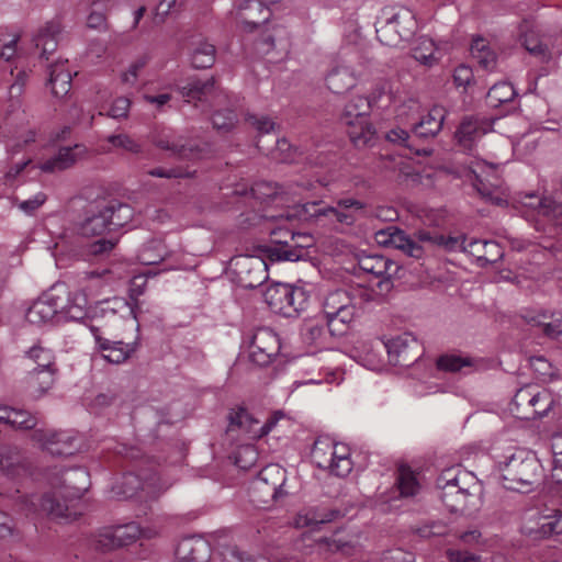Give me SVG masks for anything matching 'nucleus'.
<instances>
[{"instance_id":"obj_1","label":"nucleus","mask_w":562,"mask_h":562,"mask_svg":"<svg viewBox=\"0 0 562 562\" xmlns=\"http://www.w3.org/2000/svg\"><path fill=\"white\" fill-rule=\"evenodd\" d=\"M90 486L89 473L77 467L61 471L58 493H46L40 498V507L50 518H71L76 513L70 510L67 499H79Z\"/></svg>"},{"instance_id":"obj_2","label":"nucleus","mask_w":562,"mask_h":562,"mask_svg":"<svg viewBox=\"0 0 562 562\" xmlns=\"http://www.w3.org/2000/svg\"><path fill=\"white\" fill-rule=\"evenodd\" d=\"M134 211L131 205L116 200L91 206L86 217L78 224V234L85 237L102 235L116 231L133 218Z\"/></svg>"},{"instance_id":"obj_3","label":"nucleus","mask_w":562,"mask_h":562,"mask_svg":"<svg viewBox=\"0 0 562 562\" xmlns=\"http://www.w3.org/2000/svg\"><path fill=\"white\" fill-rule=\"evenodd\" d=\"M501 483L508 491L528 493L539 483L541 464L535 456L518 450L498 463Z\"/></svg>"},{"instance_id":"obj_4","label":"nucleus","mask_w":562,"mask_h":562,"mask_svg":"<svg viewBox=\"0 0 562 562\" xmlns=\"http://www.w3.org/2000/svg\"><path fill=\"white\" fill-rule=\"evenodd\" d=\"M555 400L550 391L527 384L515 393L510 403L512 414L521 420H537L548 416Z\"/></svg>"},{"instance_id":"obj_5","label":"nucleus","mask_w":562,"mask_h":562,"mask_svg":"<svg viewBox=\"0 0 562 562\" xmlns=\"http://www.w3.org/2000/svg\"><path fill=\"white\" fill-rule=\"evenodd\" d=\"M263 299L271 311L285 317L296 316L308 304V294L303 288L281 282L269 285Z\"/></svg>"},{"instance_id":"obj_6","label":"nucleus","mask_w":562,"mask_h":562,"mask_svg":"<svg viewBox=\"0 0 562 562\" xmlns=\"http://www.w3.org/2000/svg\"><path fill=\"white\" fill-rule=\"evenodd\" d=\"M371 108V100L363 95L352 98L345 105L340 124L345 127L349 140H372L375 128L368 121Z\"/></svg>"},{"instance_id":"obj_7","label":"nucleus","mask_w":562,"mask_h":562,"mask_svg":"<svg viewBox=\"0 0 562 562\" xmlns=\"http://www.w3.org/2000/svg\"><path fill=\"white\" fill-rule=\"evenodd\" d=\"M459 469H446L438 476L436 484L440 499L450 513H464L473 504L475 495L460 485Z\"/></svg>"},{"instance_id":"obj_8","label":"nucleus","mask_w":562,"mask_h":562,"mask_svg":"<svg viewBox=\"0 0 562 562\" xmlns=\"http://www.w3.org/2000/svg\"><path fill=\"white\" fill-rule=\"evenodd\" d=\"M66 301V285L55 284L44 292L27 310L26 318L32 324H45L56 319L60 322V308Z\"/></svg>"},{"instance_id":"obj_9","label":"nucleus","mask_w":562,"mask_h":562,"mask_svg":"<svg viewBox=\"0 0 562 562\" xmlns=\"http://www.w3.org/2000/svg\"><path fill=\"white\" fill-rule=\"evenodd\" d=\"M103 151L105 149L90 148L86 143H69L68 145L59 146L56 153L40 162L37 168L45 173L60 172L81 160Z\"/></svg>"},{"instance_id":"obj_10","label":"nucleus","mask_w":562,"mask_h":562,"mask_svg":"<svg viewBox=\"0 0 562 562\" xmlns=\"http://www.w3.org/2000/svg\"><path fill=\"white\" fill-rule=\"evenodd\" d=\"M32 440L53 456H71L79 449V438L75 430L38 428L33 431Z\"/></svg>"},{"instance_id":"obj_11","label":"nucleus","mask_w":562,"mask_h":562,"mask_svg":"<svg viewBox=\"0 0 562 562\" xmlns=\"http://www.w3.org/2000/svg\"><path fill=\"white\" fill-rule=\"evenodd\" d=\"M238 283L244 289H256L263 284L268 278V266L263 259L256 256L239 255L231 260Z\"/></svg>"},{"instance_id":"obj_12","label":"nucleus","mask_w":562,"mask_h":562,"mask_svg":"<svg viewBox=\"0 0 562 562\" xmlns=\"http://www.w3.org/2000/svg\"><path fill=\"white\" fill-rule=\"evenodd\" d=\"M422 356V348L412 333H402L389 338V366L408 368Z\"/></svg>"},{"instance_id":"obj_13","label":"nucleus","mask_w":562,"mask_h":562,"mask_svg":"<svg viewBox=\"0 0 562 562\" xmlns=\"http://www.w3.org/2000/svg\"><path fill=\"white\" fill-rule=\"evenodd\" d=\"M290 235V241L284 239H276V245L267 248L268 256L271 260L297 261L307 256L306 249L313 245V237L307 234H295L293 232H284Z\"/></svg>"},{"instance_id":"obj_14","label":"nucleus","mask_w":562,"mask_h":562,"mask_svg":"<svg viewBox=\"0 0 562 562\" xmlns=\"http://www.w3.org/2000/svg\"><path fill=\"white\" fill-rule=\"evenodd\" d=\"M279 336L270 328H258L250 340L249 359L251 362L265 367L271 363L280 352Z\"/></svg>"},{"instance_id":"obj_15","label":"nucleus","mask_w":562,"mask_h":562,"mask_svg":"<svg viewBox=\"0 0 562 562\" xmlns=\"http://www.w3.org/2000/svg\"><path fill=\"white\" fill-rule=\"evenodd\" d=\"M34 469L31 458L15 446H5L0 450V470L11 480H22L32 475Z\"/></svg>"},{"instance_id":"obj_16","label":"nucleus","mask_w":562,"mask_h":562,"mask_svg":"<svg viewBox=\"0 0 562 562\" xmlns=\"http://www.w3.org/2000/svg\"><path fill=\"white\" fill-rule=\"evenodd\" d=\"M284 482V469L278 464H269L259 472L257 479L251 483V491L261 494V502L267 503L268 499L273 501L279 497Z\"/></svg>"},{"instance_id":"obj_17","label":"nucleus","mask_w":562,"mask_h":562,"mask_svg":"<svg viewBox=\"0 0 562 562\" xmlns=\"http://www.w3.org/2000/svg\"><path fill=\"white\" fill-rule=\"evenodd\" d=\"M140 536V527L136 522L115 526L100 532L95 539V548L109 551L135 542Z\"/></svg>"},{"instance_id":"obj_18","label":"nucleus","mask_w":562,"mask_h":562,"mask_svg":"<svg viewBox=\"0 0 562 562\" xmlns=\"http://www.w3.org/2000/svg\"><path fill=\"white\" fill-rule=\"evenodd\" d=\"M238 20L247 32L269 22L271 10L261 0H245L238 7Z\"/></svg>"},{"instance_id":"obj_19","label":"nucleus","mask_w":562,"mask_h":562,"mask_svg":"<svg viewBox=\"0 0 562 562\" xmlns=\"http://www.w3.org/2000/svg\"><path fill=\"white\" fill-rule=\"evenodd\" d=\"M467 254L474 257L476 263L482 268L496 263L504 257L502 246L492 239H471L468 243Z\"/></svg>"},{"instance_id":"obj_20","label":"nucleus","mask_w":562,"mask_h":562,"mask_svg":"<svg viewBox=\"0 0 562 562\" xmlns=\"http://www.w3.org/2000/svg\"><path fill=\"white\" fill-rule=\"evenodd\" d=\"M210 544L199 537H186L176 548L178 562H209Z\"/></svg>"},{"instance_id":"obj_21","label":"nucleus","mask_w":562,"mask_h":562,"mask_svg":"<svg viewBox=\"0 0 562 562\" xmlns=\"http://www.w3.org/2000/svg\"><path fill=\"white\" fill-rule=\"evenodd\" d=\"M445 117V108L435 105L418 121L411 124V132L420 138L435 137L441 131Z\"/></svg>"},{"instance_id":"obj_22","label":"nucleus","mask_w":562,"mask_h":562,"mask_svg":"<svg viewBox=\"0 0 562 562\" xmlns=\"http://www.w3.org/2000/svg\"><path fill=\"white\" fill-rule=\"evenodd\" d=\"M495 119L472 115L464 117L456 131V140H476L492 132Z\"/></svg>"},{"instance_id":"obj_23","label":"nucleus","mask_w":562,"mask_h":562,"mask_svg":"<svg viewBox=\"0 0 562 562\" xmlns=\"http://www.w3.org/2000/svg\"><path fill=\"white\" fill-rule=\"evenodd\" d=\"M63 26L59 20L54 19L41 27L33 36V43L36 48L41 49V57L48 60L58 46V36L61 33Z\"/></svg>"},{"instance_id":"obj_24","label":"nucleus","mask_w":562,"mask_h":562,"mask_svg":"<svg viewBox=\"0 0 562 562\" xmlns=\"http://www.w3.org/2000/svg\"><path fill=\"white\" fill-rule=\"evenodd\" d=\"M228 431L241 430L251 439H259V419L245 407L232 408L228 413Z\"/></svg>"},{"instance_id":"obj_25","label":"nucleus","mask_w":562,"mask_h":562,"mask_svg":"<svg viewBox=\"0 0 562 562\" xmlns=\"http://www.w3.org/2000/svg\"><path fill=\"white\" fill-rule=\"evenodd\" d=\"M38 419L25 409L0 405V424L9 425L15 430H35Z\"/></svg>"},{"instance_id":"obj_26","label":"nucleus","mask_w":562,"mask_h":562,"mask_svg":"<svg viewBox=\"0 0 562 562\" xmlns=\"http://www.w3.org/2000/svg\"><path fill=\"white\" fill-rule=\"evenodd\" d=\"M60 308L61 321L81 322L87 317L88 299L83 291L69 292L66 288V301Z\"/></svg>"},{"instance_id":"obj_27","label":"nucleus","mask_w":562,"mask_h":562,"mask_svg":"<svg viewBox=\"0 0 562 562\" xmlns=\"http://www.w3.org/2000/svg\"><path fill=\"white\" fill-rule=\"evenodd\" d=\"M420 491V483L417 473L406 463L398 464L394 492L398 493L400 498H411Z\"/></svg>"},{"instance_id":"obj_28","label":"nucleus","mask_w":562,"mask_h":562,"mask_svg":"<svg viewBox=\"0 0 562 562\" xmlns=\"http://www.w3.org/2000/svg\"><path fill=\"white\" fill-rule=\"evenodd\" d=\"M72 77L63 63H56L49 66V78L47 85L50 87L52 94L56 98H63L71 89Z\"/></svg>"},{"instance_id":"obj_29","label":"nucleus","mask_w":562,"mask_h":562,"mask_svg":"<svg viewBox=\"0 0 562 562\" xmlns=\"http://www.w3.org/2000/svg\"><path fill=\"white\" fill-rule=\"evenodd\" d=\"M328 456L331 457L333 475L338 477L347 476L353 467L350 458V448L345 443H326Z\"/></svg>"},{"instance_id":"obj_30","label":"nucleus","mask_w":562,"mask_h":562,"mask_svg":"<svg viewBox=\"0 0 562 562\" xmlns=\"http://www.w3.org/2000/svg\"><path fill=\"white\" fill-rule=\"evenodd\" d=\"M327 88L336 94H341L356 86V77L347 66L333 68L325 78Z\"/></svg>"},{"instance_id":"obj_31","label":"nucleus","mask_w":562,"mask_h":562,"mask_svg":"<svg viewBox=\"0 0 562 562\" xmlns=\"http://www.w3.org/2000/svg\"><path fill=\"white\" fill-rule=\"evenodd\" d=\"M99 349L102 352V357L108 362L120 364L125 362L136 350V344H125L121 340L113 341L108 339L106 341H102V345Z\"/></svg>"},{"instance_id":"obj_32","label":"nucleus","mask_w":562,"mask_h":562,"mask_svg":"<svg viewBox=\"0 0 562 562\" xmlns=\"http://www.w3.org/2000/svg\"><path fill=\"white\" fill-rule=\"evenodd\" d=\"M470 50L481 68L486 71H493L496 68L497 55L485 38L481 36L473 38Z\"/></svg>"},{"instance_id":"obj_33","label":"nucleus","mask_w":562,"mask_h":562,"mask_svg":"<svg viewBox=\"0 0 562 562\" xmlns=\"http://www.w3.org/2000/svg\"><path fill=\"white\" fill-rule=\"evenodd\" d=\"M539 527L529 529L527 535L535 540L548 539L552 536L562 535V512L554 510L552 514L541 518Z\"/></svg>"},{"instance_id":"obj_34","label":"nucleus","mask_w":562,"mask_h":562,"mask_svg":"<svg viewBox=\"0 0 562 562\" xmlns=\"http://www.w3.org/2000/svg\"><path fill=\"white\" fill-rule=\"evenodd\" d=\"M161 149L169 153L170 157H173L180 161L194 162L204 157V149L196 143H160Z\"/></svg>"},{"instance_id":"obj_35","label":"nucleus","mask_w":562,"mask_h":562,"mask_svg":"<svg viewBox=\"0 0 562 562\" xmlns=\"http://www.w3.org/2000/svg\"><path fill=\"white\" fill-rule=\"evenodd\" d=\"M386 348V341L383 338H378L375 344L373 341L363 342L360 363L367 369L375 372H382L385 367L383 357L378 352V347Z\"/></svg>"},{"instance_id":"obj_36","label":"nucleus","mask_w":562,"mask_h":562,"mask_svg":"<svg viewBox=\"0 0 562 562\" xmlns=\"http://www.w3.org/2000/svg\"><path fill=\"white\" fill-rule=\"evenodd\" d=\"M390 246L402 250L409 257L419 258L423 255V248L405 234V232L395 226H389V247Z\"/></svg>"},{"instance_id":"obj_37","label":"nucleus","mask_w":562,"mask_h":562,"mask_svg":"<svg viewBox=\"0 0 562 562\" xmlns=\"http://www.w3.org/2000/svg\"><path fill=\"white\" fill-rule=\"evenodd\" d=\"M58 369L32 368L27 373L29 387L37 395L46 393L56 380Z\"/></svg>"},{"instance_id":"obj_38","label":"nucleus","mask_w":562,"mask_h":562,"mask_svg":"<svg viewBox=\"0 0 562 562\" xmlns=\"http://www.w3.org/2000/svg\"><path fill=\"white\" fill-rule=\"evenodd\" d=\"M216 48L205 40L194 43L191 52V64L196 69H206L215 63Z\"/></svg>"},{"instance_id":"obj_39","label":"nucleus","mask_w":562,"mask_h":562,"mask_svg":"<svg viewBox=\"0 0 562 562\" xmlns=\"http://www.w3.org/2000/svg\"><path fill=\"white\" fill-rule=\"evenodd\" d=\"M473 366V359L461 353H443L436 359V369L445 373H457Z\"/></svg>"},{"instance_id":"obj_40","label":"nucleus","mask_w":562,"mask_h":562,"mask_svg":"<svg viewBox=\"0 0 562 562\" xmlns=\"http://www.w3.org/2000/svg\"><path fill=\"white\" fill-rule=\"evenodd\" d=\"M520 43L525 49L540 63L547 64L552 59V52L533 32H527L520 36Z\"/></svg>"},{"instance_id":"obj_41","label":"nucleus","mask_w":562,"mask_h":562,"mask_svg":"<svg viewBox=\"0 0 562 562\" xmlns=\"http://www.w3.org/2000/svg\"><path fill=\"white\" fill-rule=\"evenodd\" d=\"M520 202L526 207L535 210L538 212V214L543 215V216L553 215L559 207V205L557 204V202L553 199H551L549 196H539L533 192L526 193L521 198Z\"/></svg>"},{"instance_id":"obj_42","label":"nucleus","mask_w":562,"mask_h":562,"mask_svg":"<svg viewBox=\"0 0 562 562\" xmlns=\"http://www.w3.org/2000/svg\"><path fill=\"white\" fill-rule=\"evenodd\" d=\"M325 209L326 207H319V203L317 202H307L286 210L282 216L288 221H310L313 217L324 216L323 212Z\"/></svg>"},{"instance_id":"obj_43","label":"nucleus","mask_w":562,"mask_h":562,"mask_svg":"<svg viewBox=\"0 0 562 562\" xmlns=\"http://www.w3.org/2000/svg\"><path fill=\"white\" fill-rule=\"evenodd\" d=\"M167 255L168 251L161 241L151 240L142 247L138 260L145 266H153L164 261Z\"/></svg>"},{"instance_id":"obj_44","label":"nucleus","mask_w":562,"mask_h":562,"mask_svg":"<svg viewBox=\"0 0 562 562\" xmlns=\"http://www.w3.org/2000/svg\"><path fill=\"white\" fill-rule=\"evenodd\" d=\"M517 92L514 86L509 82L503 81L497 82L490 88L486 99L491 106L497 108L503 103H507L514 100Z\"/></svg>"},{"instance_id":"obj_45","label":"nucleus","mask_w":562,"mask_h":562,"mask_svg":"<svg viewBox=\"0 0 562 562\" xmlns=\"http://www.w3.org/2000/svg\"><path fill=\"white\" fill-rule=\"evenodd\" d=\"M268 155L277 162L293 164L300 160L302 151L300 147L293 143H276Z\"/></svg>"},{"instance_id":"obj_46","label":"nucleus","mask_w":562,"mask_h":562,"mask_svg":"<svg viewBox=\"0 0 562 562\" xmlns=\"http://www.w3.org/2000/svg\"><path fill=\"white\" fill-rule=\"evenodd\" d=\"M359 267L368 273L379 278L376 286L380 289L386 281V259L383 256H364L359 260Z\"/></svg>"},{"instance_id":"obj_47","label":"nucleus","mask_w":562,"mask_h":562,"mask_svg":"<svg viewBox=\"0 0 562 562\" xmlns=\"http://www.w3.org/2000/svg\"><path fill=\"white\" fill-rule=\"evenodd\" d=\"M215 80L213 77L205 80L191 79L186 86L181 87V94L189 100L201 101L214 88Z\"/></svg>"},{"instance_id":"obj_48","label":"nucleus","mask_w":562,"mask_h":562,"mask_svg":"<svg viewBox=\"0 0 562 562\" xmlns=\"http://www.w3.org/2000/svg\"><path fill=\"white\" fill-rule=\"evenodd\" d=\"M27 358L35 364L33 368L38 369H57L55 356L50 349L40 345L33 346L27 352Z\"/></svg>"},{"instance_id":"obj_49","label":"nucleus","mask_w":562,"mask_h":562,"mask_svg":"<svg viewBox=\"0 0 562 562\" xmlns=\"http://www.w3.org/2000/svg\"><path fill=\"white\" fill-rule=\"evenodd\" d=\"M211 120L213 127L220 133L231 132L238 122L236 112L231 109L215 111Z\"/></svg>"},{"instance_id":"obj_50","label":"nucleus","mask_w":562,"mask_h":562,"mask_svg":"<svg viewBox=\"0 0 562 562\" xmlns=\"http://www.w3.org/2000/svg\"><path fill=\"white\" fill-rule=\"evenodd\" d=\"M350 301L351 299L345 290L330 292L323 303L324 316H331L335 313H338V311L349 304Z\"/></svg>"},{"instance_id":"obj_51","label":"nucleus","mask_w":562,"mask_h":562,"mask_svg":"<svg viewBox=\"0 0 562 562\" xmlns=\"http://www.w3.org/2000/svg\"><path fill=\"white\" fill-rule=\"evenodd\" d=\"M245 121L257 131L259 136L269 134L280 127L269 115L248 113Z\"/></svg>"},{"instance_id":"obj_52","label":"nucleus","mask_w":562,"mask_h":562,"mask_svg":"<svg viewBox=\"0 0 562 562\" xmlns=\"http://www.w3.org/2000/svg\"><path fill=\"white\" fill-rule=\"evenodd\" d=\"M434 54L435 44L429 38H422L412 49L413 58L423 65H431L435 60Z\"/></svg>"},{"instance_id":"obj_53","label":"nucleus","mask_w":562,"mask_h":562,"mask_svg":"<svg viewBox=\"0 0 562 562\" xmlns=\"http://www.w3.org/2000/svg\"><path fill=\"white\" fill-rule=\"evenodd\" d=\"M148 175L157 178L167 179H180V178H192L195 175V170H189L188 167L176 166L171 168L156 167L148 171Z\"/></svg>"},{"instance_id":"obj_54","label":"nucleus","mask_w":562,"mask_h":562,"mask_svg":"<svg viewBox=\"0 0 562 562\" xmlns=\"http://www.w3.org/2000/svg\"><path fill=\"white\" fill-rule=\"evenodd\" d=\"M278 192L279 186L267 181L256 182L249 189L250 195L261 202L276 198Z\"/></svg>"},{"instance_id":"obj_55","label":"nucleus","mask_w":562,"mask_h":562,"mask_svg":"<svg viewBox=\"0 0 562 562\" xmlns=\"http://www.w3.org/2000/svg\"><path fill=\"white\" fill-rule=\"evenodd\" d=\"M26 121L25 112L22 110L21 99H9V104L5 110V124L14 125L19 123L23 125Z\"/></svg>"},{"instance_id":"obj_56","label":"nucleus","mask_w":562,"mask_h":562,"mask_svg":"<svg viewBox=\"0 0 562 562\" xmlns=\"http://www.w3.org/2000/svg\"><path fill=\"white\" fill-rule=\"evenodd\" d=\"M312 458L317 468L328 470L333 474L331 457L328 456L326 443L315 442L312 449Z\"/></svg>"},{"instance_id":"obj_57","label":"nucleus","mask_w":562,"mask_h":562,"mask_svg":"<svg viewBox=\"0 0 562 562\" xmlns=\"http://www.w3.org/2000/svg\"><path fill=\"white\" fill-rule=\"evenodd\" d=\"M438 246L442 247L447 251H463L467 252L468 239L465 236H445L438 235Z\"/></svg>"},{"instance_id":"obj_58","label":"nucleus","mask_w":562,"mask_h":562,"mask_svg":"<svg viewBox=\"0 0 562 562\" xmlns=\"http://www.w3.org/2000/svg\"><path fill=\"white\" fill-rule=\"evenodd\" d=\"M341 516V512L335 508H319L311 513L310 525L327 524Z\"/></svg>"},{"instance_id":"obj_59","label":"nucleus","mask_w":562,"mask_h":562,"mask_svg":"<svg viewBox=\"0 0 562 562\" xmlns=\"http://www.w3.org/2000/svg\"><path fill=\"white\" fill-rule=\"evenodd\" d=\"M319 544H325L327 551L331 553H341L344 555H349L353 551V546L349 541H342L340 539L334 538H322L318 541Z\"/></svg>"},{"instance_id":"obj_60","label":"nucleus","mask_w":562,"mask_h":562,"mask_svg":"<svg viewBox=\"0 0 562 562\" xmlns=\"http://www.w3.org/2000/svg\"><path fill=\"white\" fill-rule=\"evenodd\" d=\"M142 487L139 477L134 473H126L123 476L121 491L117 494L124 498L133 497L136 492Z\"/></svg>"},{"instance_id":"obj_61","label":"nucleus","mask_w":562,"mask_h":562,"mask_svg":"<svg viewBox=\"0 0 562 562\" xmlns=\"http://www.w3.org/2000/svg\"><path fill=\"white\" fill-rule=\"evenodd\" d=\"M46 201V194L44 192L36 193L33 198L19 202L18 207L25 214H33L40 209Z\"/></svg>"},{"instance_id":"obj_62","label":"nucleus","mask_w":562,"mask_h":562,"mask_svg":"<svg viewBox=\"0 0 562 562\" xmlns=\"http://www.w3.org/2000/svg\"><path fill=\"white\" fill-rule=\"evenodd\" d=\"M131 101L126 97L116 98L109 110V115L113 119L125 117L128 113Z\"/></svg>"},{"instance_id":"obj_63","label":"nucleus","mask_w":562,"mask_h":562,"mask_svg":"<svg viewBox=\"0 0 562 562\" xmlns=\"http://www.w3.org/2000/svg\"><path fill=\"white\" fill-rule=\"evenodd\" d=\"M148 63L147 56H142L133 61L128 69L122 75V81L126 83H134L137 79L138 71L143 69Z\"/></svg>"},{"instance_id":"obj_64","label":"nucleus","mask_w":562,"mask_h":562,"mask_svg":"<svg viewBox=\"0 0 562 562\" xmlns=\"http://www.w3.org/2000/svg\"><path fill=\"white\" fill-rule=\"evenodd\" d=\"M446 557L449 562H480L481 557L468 551L448 549Z\"/></svg>"}]
</instances>
